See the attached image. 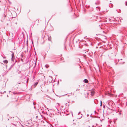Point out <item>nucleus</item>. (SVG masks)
I'll use <instances>...</instances> for the list:
<instances>
[{
    "label": "nucleus",
    "mask_w": 127,
    "mask_h": 127,
    "mask_svg": "<svg viewBox=\"0 0 127 127\" xmlns=\"http://www.w3.org/2000/svg\"><path fill=\"white\" fill-rule=\"evenodd\" d=\"M77 89L76 90V91H77Z\"/></svg>",
    "instance_id": "nucleus-20"
},
{
    "label": "nucleus",
    "mask_w": 127,
    "mask_h": 127,
    "mask_svg": "<svg viewBox=\"0 0 127 127\" xmlns=\"http://www.w3.org/2000/svg\"><path fill=\"white\" fill-rule=\"evenodd\" d=\"M102 105V101H100V106H101Z\"/></svg>",
    "instance_id": "nucleus-9"
},
{
    "label": "nucleus",
    "mask_w": 127,
    "mask_h": 127,
    "mask_svg": "<svg viewBox=\"0 0 127 127\" xmlns=\"http://www.w3.org/2000/svg\"><path fill=\"white\" fill-rule=\"evenodd\" d=\"M96 9L98 11H99L100 9V8L99 7H96Z\"/></svg>",
    "instance_id": "nucleus-3"
},
{
    "label": "nucleus",
    "mask_w": 127,
    "mask_h": 127,
    "mask_svg": "<svg viewBox=\"0 0 127 127\" xmlns=\"http://www.w3.org/2000/svg\"><path fill=\"white\" fill-rule=\"evenodd\" d=\"M21 60H22V59H21Z\"/></svg>",
    "instance_id": "nucleus-19"
},
{
    "label": "nucleus",
    "mask_w": 127,
    "mask_h": 127,
    "mask_svg": "<svg viewBox=\"0 0 127 127\" xmlns=\"http://www.w3.org/2000/svg\"><path fill=\"white\" fill-rule=\"evenodd\" d=\"M48 40L50 41H51V36H48Z\"/></svg>",
    "instance_id": "nucleus-4"
},
{
    "label": "nucleus",
    "mask_w": 127,
    "mask_h": 127,
    "mask_svg": "<svg viewBox=\"0 0 127 127\" xmlns=\"http://www.w3.org/2000/svg\"><path fill=\"white\" fill-rule=\"evenodd\" d=\"M3 62L5 63V64H7L8 63V61L7 60H6L4 61H3Z\"/></svg>",
    "instance_id": "nucleus-2"
},
{
    "label": "nucleus",
    "mask_w": 127,
    "mask_h": 127,
    "mask_svg": "<svg viewBox=\"0 0 127 127\" xmlns=\"http://www.w3.org/2000/svg\"><path fill=\"white\" fill-rule=\"evenodd\" d=\"M80 113V112H79L78 113V114Z\"/></svg>",
    "instance_id": "nucleus-17"
},
{
    "label": "nucleus",
    "mask_w": 127,
    "mask_h": 127,
    "mask_svg": "<svg viewBox=\"0 0 127 127\" xmlns=\"http://www.w3.org/2000/svg\"><path fill=\"white\" fill-rule=\"evenodd\" d=\"M72 123H73V124H74V123H73V122H72Z\"/></svg>",
    "instance_id": "nucleus-21"
},
{
    "label": "nucleus",
    "mask_w": 127,
    "mask_h": 127,
    "mask_svg": "<svg viewBox=\"0 0 127 127\" xmlns=\"http://www.w3.org/2000/svg\"><path fill=\"white\" fill-rule=\"evenodd\" d=\"M84 82L86 83H88V80L87 79H85L84 80Z\"/></svg>",
    "instance_id": "nucleus-5"
},
{
    "label": "nucleus",
    "mask_w": 127,
    "mask_h": 127,
    "mask_svg": "<svg viewBox=\"0 0 127 127\" xmlns=\"http://www.w3.org/2000/svg\"><path fill=\"white\" fill-rule=\"evenodd\" d=\"M72 121H74V120H72Z\"/></svg>",
    "instance_id": "nucleus-18"
},
{
    "label": "nucleus",
    "mask_w": 127,
    "mask_h": 127,
    "mask_svg": "<svg viewBox=\"0 0 127 127\" xmlns=\"http://www.w3.org/2000/svg\"><path fill=\"white\" fill-rule=\"evenodd\" d=\"M13 94H16V93L15 92H13Z\"/></svg>",
    "instance_id": "nucleus-12"
},
{
    "label": "nucleus",
    "mask_w": 127,
    "mask_h": 127,
    "mask_svg": "<svg viewBox=\"0 0 127 127\" xmlns=\"http://www.w3.org/2000/svg\"><path fill=\"white\" fill-rule=\"evenodd\" d=\"M126 5L127 6V2H126Z\"/></svg>",
    "instance_id": "nucleus-14"
},
{
    "label": "nucleus",
    "mask_w": 127,
    "mask_h": 127,
    "mask_svg": "<svg viewBox=\"0 0 127 127\" xmlns=\"http://www.w3.org/2000/svg\"><path fill=\"white\" fill-rule=\"evenodd\" d=\"M4 92H5V91H4L3 92H0V93L1 94H3L4 93Z\"/></svg>",
    "instance_id": "nucleus-10"
},
{
    "label": "nucleus",
    "mask_w": 127,
    "mask_h": 127,
    "mask_svg": "<svg viewBox=\"0 0 127 127\" xmlns=\"http://www.w3.org/2000/svg\"><path fill=\"white\" fill-rule=\"evenodd\" d=\"M3 58L4 59V58H5V57H3Z\"/></svg>",
    "instance_id": "nucleus-16"
},
{
    "label": "nucleus",
    "mask_w": 127,
    "mask_h": 127,
    "mask_svg": "<svg viewBox=\"0 0 127 127\" xmlns=\"http://www.w3.org/2000/svg\"><path fill=\"white\" fill-rule=\"evenodd\" d=\"M64 62V61H62V62Z\"/></svg>",
    "instance_id": "nucleus-22"
},
{
    "label": "nucleus",
    "mask_w": 127,
    "mask_h": 127,
    "mask_svg": "<svg viewBox=\"0 0 127 127\" xmlns=\"http://www.w3.org/2000/svg\"><path fill=\"white\" fill-rule=\"evenodd\" d=\"M91 95L92 96H93L94 94V93H95V92H94V90H92L91 91Z\"/></svg>",
    "instance_id": "nucleus-1"
},
{
    "label": "nucleus",
    "mask_w": 127,
    "mask_h": 127,
    "mask_svg": "<svg viewBox=\"0 0 127 127\" xmlns=\"http://www.w3.org/2000/svg\"><path fill=\"white\" fill-rule=\"evenodd\" d=\"M47 66H48V65H45V66L47 68Z\"/></svg>",
    "instance_id": "nucleus-15"
},
{
    "label": "nucleus",
    "mask_w": 127,
    "mask_h": 127,
    "mask_svg": "<svg viewBox=\"0 0 127 127\" xmlns=\"http://www.w3.org/2000/svg\"><path fill=\"white\" fill-rule=\"evenodd\" d=\"M11 60L12 61H13L14 60V58H12Z\"/></svg>",
    "instance_id": "nucleus-11"
},
{
    "label": "nucleus",
    "mask_w": 127,
    "mask_h": 127,
    "mask_svg": "<svg viewBox=\"0 0 127 127\" xmlns=\"http://www.w3.org/2000/svg\"><path fill=\"white\" fill-rule=\"evenodd\" d=\"M55 111L56 112H58V113H59V112H58V109L56 108V109H55Z\"/></svg>",
    "instance_id": "nucleus-8"
},
{
    "label": "nucleus",
    "mask_w": 127,
    "mask_h": 127,
    "mask_svg": "<svg viewBox=\"0 0 127 127\" xmlns=\"http://www.w3.org/2000/svg\"><path fill=\"white\" fill-rule=\"evenodd\" d=\"M61 60H62L63 59H64L63 58H61Z\"/></svg>",
    "instance_id": "nucleus-13"
},
{
    "label": "nucleus",
    "mask_w": 127,
    "mask_h": 127,
    "mask_svg": "<svg viewBox=\"0 0 127 127\" xmlns=\"http://www.w3.org/2000/svg\"><path fill=\"white\" fill-rule=\"evenodd\" d=\"M14 53L13 52H12V55H11L12 58H14Z\"/></svg>",
    "instance_id": "nucleus-7"
},
{
    "label": "nucleus",
    "mask_w": 127,
    "mask_h": 127,
    "mask_svg": "<svg viewBox=\"0 0 127 127\" xmlns=\"http://www.w3.org/2000/svg\"><path fill=\"white\" fill-rule=\"evenodd\" d=\"M38 82H36V83H35L34 84V87H35L37 85V84H38Z\"/></svg>",
    "instance_id": "nucleus-6"
}]
</instances>
